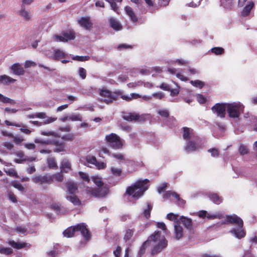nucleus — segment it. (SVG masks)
<instances>
[{"label": "nucleus", "instance_id": "40", "mask_svg": "<svg viewBox=\"0 0 257 257\" xmlns=\"http://www.w3.org/2000/svg\"><path fill=\"white\" fill-rule=\"evenodd\" d=\"M211 52L216 55H220L224 53V50L221 47H214L211 49Z\"/></svg>", "mask_w": 257, "mask_h": 257}, {"label": "nucleus", "instance_id": "27", "mask_svg": "<svg viewBox=\"0 0 257 257\" xmlns=\"http://www.w3.org/2000/svg\"><path fill=\"white\" fill-rule=\"evenodd\" d=\"M110 26L115 31H119L122 29V25L116 19L113 18L109 19Z\"/></svg>", "mask_w": 257, "mask_h": 257}, {"label": "nucleus", "instance_id": "52", "mask_svg": "<svg viewBox=\"0 0 257 257\" xmlns=\"http://www.w3.org/2000/svg\"><path fill=\"white\" fill-rule=\"evenodd\" d=\"M117 93L119 94V98L120 97L126 101H130L132 99V96L131 95V94L128 95H123L121 91H117Z\"/></svg>", "mask_w": 257, "mask_h": 257}, {"label": "nucleus", "instance_id": "57", "mask_svg": "<svg viewBox=\"0 0 257 257\" xmlns=\"http://www.w3.org/2000/svg\"><path fill=\"white\" fill-rule=\"evenodd\" d=\"M133 234V231L131 229H128L126 230V232H125L124 238L125 240H128L130 239V238L132 237Z\"/></svg>", "mask_w": 257, "mask_h": 257}, {"label": "nucleus", "instance_id": "5", "mask_svg": "<svg viewBox=\"0 0 257 257\" xmlns=\"http://www.w3.org/2000/svg\"><path fill=\"white\" fill-rule=\"evenodd\" d=\"M119 95L117 91L111 92L106 88H102L99 91L100 97L99 99L101 102L109 104L117 100L119 98Z\"/></svg>", "mask_w": 257, "mask_h": 257}, {"label": "nucleus", "instance_id": "33", "mask_svg": "<svg viewBox=\"0 0 257 257\" xmlns=\"http://www.w3.org/2000/svg\"><path fill=\"white\" fill-rule=\"evenodd\" d=\"M179 217L180 216L178 214L170 213L167 215L166 218L167 219L173 221L176 225H178Z\"/></svg>", "mask_w": 257, "mask_h": 257}, {"label": "nucleus", "instance_id": "35", "mask_svg": "<svg viewBox=\"0 0 257 257\" xmlns=\"http://www.w3.org/2000/svg\"><path fill=\"white\" fill-rule=\"evenodd\" d=\"M66 198L68 200L72 202L74 205H79L80 204V201L77 197L74 195L67 196Z\"/></svg>", "mask_w": 257, "mask_h": 257}, {"label": "nucleus", "instance_id": "12", "mask_svg": "<svg viewBox=\"0 0 257 257\" xmlns=\"http://www.w3.org/2000/svg\"><path fill=\"white\" fill-rule=\"evenodd\" d=\"M79 25L84 30L90 31L93 27V23L89 17H82L77 20Z\"/></svg>", "mask_w": 257, "mask_h": 257}, {"label": "nucleus", "instance_id": "19", "mask_svg": "<svg viewBox=\"0 0 257 257\" xmlns=\"http://www.w3.org/2000/svg\"><path fill=\"white\" fill-rule=\"evenodd\" d=\"M124 11L126 15L129 17L131 21L135 23L138 22V17L135 13L133 9L130 6L124 7Z\"/></svg>", "mask_w": 257, "mask_h": 257}, {"label": "nucleus", "instance_id": "45", "mask_svg": "<svg viewBox=\"0 0 257 257\" xmlns=\"http://www.w3.org/2000/svg\"><path fill=\"white\" fill-rule=\"evenodd\" d=\"M238 151L241 155H244L248 153V149L247 146L241 144L239 146Z\"/></svg>", "mask_w": 257, "mask_h": 257}, {"label": "nucleus", "instance_id": "44", "mask_svg": "<svg viewBox=\"0 0 257 257\" xmlns=\"http://www.w3.org/2000/svg\"><path fill=\"white\" fill-rule=\"evenodd\" d=\"M190 83L196 87H198L199 88H202L204 85V83L200 80H191L190 81Z\"/></svg>", "mask_w": 257, "mask_h": 257}, {"label": "nucleus", "instance_id": "50", "mask_svg": "<svg viewBox=\"0 0 257 257\" xmlns=\"http://www.w3.org/2000/svg\"><path fill=\"white\" fill-rule=\"evenodd\" d=\"M86 161L88 164L92 165H96L97 164V161L95 157L93 156H87L86 157Z\"/></svg>", "mask_w": 257, "mask_h": 257}, {"label": "nucleus", "instance_id": "3", "mask_svg": "<svg viewBox=\"0 0 257 257\" xmlns=\"http://www.w3.org/2000/svg\"><path fill=\"white\" fill-rule=\"evenodd\" d=\"M244 105L239 101L227 103L226 112L228 116L231 118H238L243 112Z\"/></svg>", "mask_w": 257, "mask_h": 257}, {"label": "nucleus", "instance_id": "7", "mask_svg": "<svg viewBox=\"0 0 257 257\" xmlns=\"http://www.w3.org/2000/svg\"><path fill=\"white\" fill-rule=\"evenodd\" d=\"M105 140L110 146L114 149H121L123 144V141L115 134L111 133L106 135Z\"/></svg>", "mask_w": 257, "mask_h": 257}, {"label": "nucleus", "instance_id": "13", "mask_svg": "<svg viewBox=\"0 0 257 257\" xmlns=\"http://www.w3.org/2000/svg\"><path fill=\"white\" fill-rule=\"evenodd\" d=\"M32 180L34 183L36 184H51L53 182V177L48 175L45 176L37 175L33 176Z\"/></svg>", "mask_w": 257, "mask_h": 257}, {"label": "nucleus", "instance_id": "55", "mask_svg": "<svg viewBox=\"0 0 257 257\" xmlns=\"http://www.w3.org/2000/svg\"><path fill=\"white\" fill-rule=\"evenodd\" d=\"M13 138L14 139V142L17 145L20 144L24 140L23 137L21 136H14V137H13Z\"/></svg>", "mask_w": 257, "mask_h": 257}, {"label": "nucleus", "instance_id": "20", "mask_svg": "<svg viewBox=\"0 0 257 257\" xmlns=\"http://www.w3.org/2000/svg\"><path fill=\"white\" fill-rule=\"evenodd\" d=\"M102 151L104 153L110 155L118 161V163L120 164L125 161L124 156L121 153L110 154L109 151L106 148L103 149Z\"/></svg>", "mask_w": 257, "mask_h": 257}, {"label": "nucleus", "instance_id": "64", "mask_svg": "<svg viewBox=\"0 0 257 257\" xmlns=\"http://www.w3.org/2000/svg\"><path fill=\"white\" fill-rule=\"evenodd\" d=\"M79 176L81 177V178L83 181L87 182H89V177L87 174L82 172H79Z\"/></svg>", "mask_w": 257, "mask_h": 257}, {"label": "nucleus", "instance_id": "10", "mask_svg": "<svg viewBox=\"0 0 257 257\" xmlns=\"http://www.w3.org/2000/svg\"><path fill=\"white\" fill-rule=\"evenodd\" d=\"M227 103H217L211 108L212 112L220 118H224L226 112Z\"/></svg>", "mask_w": 257, "mask_h": 257}, {"label": "nucleus", "instance_id": "4", "mask_svg": "<svg viewBox=\"0 0 257 257\" xmlns=\"http://www.w3.org/2000/svg\"><path fill=\"white\" fill-rule=\"evenodd\" d=\"M80 231L85 241H89L91 238V233L86 226H70L63 231V235L66 237H72L76 232Z\"/></svg>", "mask_w": 257, "mask_h": 257}, {"label": "nucleus", "instance_id": "26", "mask_svg": "<svg viewBox=\"0 0 257 257\" xmlns=\"http://www.w3.org/2000/svg\"><path fill=\"white\" fill-rule=\"evenodd\" d=\"M16 80L6 75H0V84L9 85L13 83Z\"/></svg>", "mask_w": 257, "mask_h": 257}, {"label": "nucleus", "instance_id": "32", "mask_svg": "<svg viewBox=\"0 0 257 257\" xmlns=\"http://www.w3.org/2000/svg\"><path fill=\"white\" fill-rule=\"evenodd\" d=\"M220 5L226 10L231 9L233 3L232 0H220Z\"/></svg>", "mask_w": 257, "mask_h": 257}, {"label": "nucleus", "instance_id": "36", "mask_svg": "<svg viewBox=\"0 0 257 257\" xmlns=\"http://www.w3.org/2000/svg\"><path fill=\"white\" fill-rule=\"evenodd\" d=\"M175 238L180 239L182 236L183 229L181 226H174Z\"/></svg>", "mask_w": 257, "mask_h": 257}, {"label": "nucleus", "instance_id": "6", "mask_svg": "<svg viewBox=\"0 0 257 257\" xmlns=\"http://www.w3.org/2000/svg\"><path fill=\"white\" fill-rule=\"evenodd\" d=\"M204 141L199 137L188 140L185 146V150L188 153L197 151L202 148Z\"/></svg>", "mask_w": 257, "mask_h": 257}, {"label": "nucleus", "instance_id": "37", "mask_svg": "<svg viewBox=\"0 0 257 257\" xmlns=\"http://www.w3.org/2000/svg\"><path fill=\"white\" fill-rule=\"evenodd\" d=\"M0 102L4 103L15 104V101L13 99L5 96L0 93Z\"/></svg>", "mask_w": 257, "mask_h": 257}, {"label": "nucleus", "instance_id": "38", "mask_svg": "<svg viewBox=\"0 0 257 257\" xmlns=\"http://www.w3.org/2000/svg\"><path fill=\"white\" fill-rule=\"evenodd\" d=\"M157 113L161 116L167 118L169 116V112L168 109L165 108L158 109L157 110Z\"/></svg>", "mask_w": 257, "mask_h": 257}, {"label": "nucleus", "instance_id": "62", "mask_svg": "<svg viewBox=\"0 0 257 257\" xmlns=\"http://www.w3.org/2000/svg\"><path fill=\"white\" fill-rule=\"evenodd\" d=\"M176 87L177 88H176L172 89L170 88V90L169 91H170L171 95L176 96L179 94V86L177 84H176Z\"/></svg>", "mask_w": 257, "mask_h": 257}, {"label": "nucleus", "instance_id": "46", "mask_svg": "<svg viewBox=\"0 0 257 257\" xmlns=\"http://www.w3.org/2000/svg\"><path fill=\"white\" fill-rule=\"evenodd\" d=\"M69 120L71 121H81L82 116L80 114L73 113L69 115Z\"/></svg>", "mask_w": 257, "mask_h": 257}, {"label": "nucleus", "instance_id": "49", "mask_svg": "<svg viewBox=\"0 0 257 257\" xmlns=\"http://www.w3.org/2000/svg\"><path fill=\"white\" fill-rule=\"evenodd\" d=\"M150 242H149V240H146L145 242H144L143 245H142L140 249H139V255H141L145 253L146 250V246L147 245L149 244Z\"/></svg>", "mask_w": 257, "mask_h": 257}, {"label": "nucleus", "instance_id": "24", "mask_svg": "<svg viewBox=\"0 0 257 257\" xmlns=\"http://www.w3.org/2000/svg\"><path fill=\"white\" fill-rule=\"evenodd\" d=\"M11 70L13 73L17 75H21L24 74V68L19 63H15L11 66Z\"/></svg>", "mask_w": 257, "mask_h": 257}, {"label": "nucleus", "instance_id": "63", "mask_svg": "<svg viewBox=\"0 0 257 257\" xmlns=\"http://www.w3.org/2000/svg\"><path fill=\"white\" fill-rule=\"evenodd\" d=\"M1 132L2 135L5 137H7L10 138H13V137H14L13 134L9 131L3 130L1 131Z\"/></svg>", "mask_w": 257, "mask_h": 257}, {"label": "nucleus", "instance_id": "11", "mask_svg": "<svg viewBox=\"0 0 257 257\" xmlns=\"http://www.w3.org/2000/svg\"><path fill=\"white\" fill-rule=\"evenodd\" d=\"M75 38V33L73 31H67L62 34L61 35H54L52 38V40L55 42H66L73 40Z\"/></svg>", "mask_w": 257, "mask_h": 257}, {"label": "nucleus", "instance_id": "17", "mask_svg": "<svg viewBox=\"0 0 257 257\" xmlns=\"http://www.w3.org/2000/svg\"><path fill=\"white\" fill-rule=\"evenodd\" d=\"M26 6H21L20 10L18 11V14L25 21H29L32 18L33 15L31 12L27 10L25 8Z\"/></svg>", "mask_w": 257, "mask_h": 257}, {"label": "nucleus", "instance_id": "31", "mask_svg": "<svg viewBox=\"0 0 257 257\" xmlns=\"http://www.w3.org/2000/svg\"><path fill=\"white\" fill-rule=\"evenodd\" d=\"M66 186L69 193L74 194L76 193L77 190V186L76 184L72 182H68Z\"/></svg>", "mask_w": 257, "mask_h": 257}, {"label": "nucleus", "instance_id": "43", "mask_svg": "<svg viewBox=\"0 0 257 257\" xmlns=\"http://www.w3.org/2000/svg\"><path fill=\"white\" fill-rule=\"evenodd\" d=\"M47 164L50 168L56 169L57 168V163L53 158H48L47 159Z\"/></svg>", "mask_w": 257, "mask_h": 257}, {"label": "nucleus", "instance_id": "21", "mask_svg": "<svg viewBox=\"0 0 257 257\" xmlns=\"http://www.w3.org/2000/svg\"><path fill=\"white\" fill-rule=\"evenodd\" d=\"M183 137L184 139L188 141L198 137L194 134L192 129L186 127H183Z\"/></svg>", "mask_w": 257, "mask_h": 257}, {"label": "nucleus", "instance_id": "51", "mask_svg": "<svg viewBox=\"0 0 257 257\" xmlns=\"http://www.w3.org/2000/svg\"><path fill=\"white\" fill-rule=\"evenodd\" d=\"M51 208L56 212L57 214L61 213V207L59 204L54 203L51 205Z\"/></svg>", "mask_w": 257, "mask_h": 257}, {"label": "nucleus", "instance_id": "56", "mask_svg": "<svg viewBox=\"0 0 257 257\" xmlns=\"http://www.w3.org/2000/svg\"><path fill=\"white\" fill-rule=\"evenodd\" d=\"M173 63H177L180 65H187L188 63V61L183 59H178L174 60L173 62Z\"/></svg>", "mask_w": 257, "mask_h": 257}, {"label": "nucleus", "instance_id": "8", "mask_svg": "<svg viewBox=\"0 0 257 257\" xmlns=\"http://www.w3.org/2000/svg\"><path fill=\"white\" fill-rule=\"evenodd\" d=\"M87 193L97 197H104L108 192V186L106 184L98 187L96 189L87 188Z\"/></svg>", "mask_w": 257, "mask_h": 257}, {"label": "nucleus", "instance_id": "1", "mask_svg": "<svg viewBox=\"0 0 257 257\" xmlns=\"http://www.w3.org/2000/svg\"><path fill=\"white\" fill-rule=\"evenodd\" d=\"M149 186V180L148 179L139 180L127 188L125 195H127L130 199L137 200L144 195Z\"/></svg>", "mask_w": 257, "mask_h": 257}, {"label": "nucleus", "instance_id": "41", "mask_svg": "<svg viewBox=\"0 0 257 257\" xmlns=\"http://www.w3.org/2000/svg\"><path fill=\"white\" fill-rule=\"evenodd\" d=\"M110 171L111 174L116 177L119 176L122 172V170L120 168L115 167H111L110 168Z\"/></svg>", "mask_w": 257, "mask_h": 257}, {"label": "nucleus", "instance_id": "30", "mask_svg": "<svg viewBox=\"0 0 257 257\" xmlns=\"http://www.w3.org/2000/svg\"><path fill=\"white\" fill-rule=\"evenodd\" d=\"M34 142L36 144H41L43 145H50L52 144H55L56 141L54 140L51 139H43L40 138L35 139Z\"/></svg>", "mask_w": 257, "mask_h": 257}, {"label": "nucleus", "instance_id": "39", "mask_svg": "<svg viewBox=\"0 0 257 257\" xmlns=\"http://www.w3.org/2000/svg\"><path fill=\"white\" fill-rule=\"evenodd\" d=\"M92 181L98 187H101L102 185H105L102 181V179L99 176H93L92 178Z\"/></svg>", "mask_w": 257, "mask_h": 257}, {"label": "nucleus", "instance_id": "15", "mask_svg": "<svg viewBox=\"0 0 257 257\" xmlns=\"http://www.w3.org/2000/svg\"><path fill=\"white\" fill-rule=\"evenodd\" d=\"M44 53L48 57L52 58L54 60H59L65 58L67 55L64 52L59 49L54 50L53 54H51L49 51H46L44 52Z\"/></svg>", "mask_w": 257, "mask_h": 257}, {"label": "nucleus", "instance_id": "59", "mask_svg": "<svg viewBox=\"0 0 257 257\" xmlns=\"http://www.w3.org/2000/svg\"><path fill=\"white\" fill-rule=\"evenodd\" d=\"M89 57L88 56H76L73 57L72 59L74 60H77L79 61H87L89 59Z\"/></svg>", "mask_w": 257, "mask_h": 257}, {"label": "nucleus", "instance_id": "22", "mask_svg": "<svg viewBox=\"0 0 257 257\" xmlns=\"http://www.w3.org/2000/svg\"><path fill=\"white\" fill-rule=\"evenodd\" d=\"M179 197V194L173 191H167L163 195L164 200H170L175 202Z\"/></svg>", "mask_w": 257, "mask_h": 257}, {"label": "nucleus", "instance_id": "16", "mask_svg": "<svg viewBox=\"0 0 257 257\" xmlns=\"http://www.w3.org/2000/svg\"><path fill=\"white\" fill-rule=\"evenodd\" d=\"M254 8V3L251 1L247 2L246 5L244 7L240 12V15L242 17L249 16L251 13V11Z\"/></svg>", "mask_w": 257, "mask_h": 257}, {"label": "nucleus", "instance_id": "9", "mask_svg": "<svg viewBox=\"0 0 257 257\" xmlns=\"http://www.w3.org/2000/svg\"><path fill=\"white\" fill-rule=\"evenodd\" d=\"M197 215L200 218H206L209 220L221 219L224 218V214L221 211L208 212L205 210H201L197 213Z\"/></svg>", "mask_w": 257, "mask_h": 257}, {"label": "nucleus", "instance_id": "60", "mask_svg": "<svg viewBox=\"0 0 257 257\" xmlns=\"http://www.w3.org/2000/svg\"><path fill=\"white\" fill-rule=\"evenodd\" d=\"M78 73L80 77L84 79L86 78V72L85 69L83 68H79L78 70Z\"/></svg>", "mask_w": 257, "mask_h": 257}, {"label": "nucleus", "instance_id": "2", "mask_svg": "<svg viewBox=\"0 0 257 257\" xmlns=\"http://www.w3.org/2000/svg\"><path fill=\"white\" fill-rule=\"evenodd\" d=\"M148 240L149 242H154L156 243L152 248V255H156L164 250L168 246V240L164 236H161L160 232L157 231L148 237Z\"/></svg>", "mask_w": 257, "mask_h": 257}, {"label": "nucleus", "instance_id": "14", "mask_svg": "<svg viewBox=\"0 0 257 257\" xmlns=\"http://www.w3.org/2000/svg\"><path fill=\"white\" fill-rule=\"evenodd\" d=\"M224 219L226 223L229 224H235L236 225H243L242 219L235 214L226 215L224 216Z\"/></svg>", "mask_w": 257, "mask_h": 257}, {"label": "nucleus", "instance_id": "25", "mask_svg": "<svg viewBox=\"0 0 257 257\" xmlns=\"http://www.w3.org/2000/svg\"><path fill=\"white\" fill-rule=\"evenodd\" d=\"M122 118L127 121H136L140 118V116L136 113H124Z\"/></svg>", "mask_w": 257, "mask_h": 257}, {"label": "nucleus", "instance_id": "53", "mask_svg": "<svg viewBox=\"0 0 257 257\" xmlns=\"http://www.w3.org/2000/svg\"><path fill=\"white\" fill-rule=\"evenodd\" d=\"M152 206L148 204L147 205V208L144 210V214L146 218H148L150 217V212L152 210Z\"/></svg>", "mask_w": 257, "mask_h": 257}, {"label": "nucleus", "instance_id": "54", "mask_svg": "<svg viewBox=\"0 0 257 257\" xmlns=\"http://www.w3.org/2000/svg\"><path fill=\"white\" fill-rule=\"evenodd\" d=\"M208 152L211 153V156L213 157H217L219 156L218 150L216 148L209 149Z\"/></svg>", "mask_w": 257, "mask_h": 257}, {"label": "nucleus", "instance_id": "29", "mask_svg": "<svg viewBox=\"0 0 257 257\" xmlns=\"http://www.w3.org/2000/svg\"><path fill=\"white\" fill-rule=\"evenodd\" d=\"M60 168L63 172L67 173L71 169V164L67 159H64L61 164Z\"/></svg>", "mask_w": 257, "mask_h": 257}, {"label": "nucleus", "instance_id": "61", "mask_svg": "<svg viewBox=\"0 0 257 257\" xmlns=\"http://www.w3.org/2000/svg\"><path fill=\"white\" fill-rule=\"evenodd\" d=\"M146 4L147 5V7L149 8V11L152 12L153 10V8L154 5V0H144Z\"/></svg>", "mask_w": 257, "mask_h": 257}, {"label": "nucleus", "instance_id": "34", "mask_svg": "<svg viewBox=\"0 0 257 257\" xmlns=\"http://www.w3.org/2000/svg\"><path fill=\"white\" fill-rule=\"evenodd\" d=\"M192 223V220L191 218L184 216H180L178 225L182 224L183 225H191Z\"/></svg>", "mask_w": 257, "mask_h": 257}, {"label": "nucleus", "instance_id": "23", "mask_svg": "<svg viewBox=\"0 0 257 257\" xmlns=\"http://www.w3.org/2000/svg\"><path fill=\"white\" fill-rule=\"evenodd\" d=\"M207 196L210 200L216 204H220L223 201V198L221 196H219L217 193H209L207 194Z\"/></svg>", "mask_w": 257, "mask_h": 257}, {"label": "nucleus", "instance_id": "58", "mask_svg": "<svg viewBox=\"0 0 257 257\" xmlns=\"http://www.w3.org/2000/svg\"><path fill=\"white\" fill-rule=\"evenodd\" d=\"M196 98L198 102L200 104L204 103L206 101V98L202 94H197L196 95Z\"/></svg>", "mask_w": 257, "mask_h": 257}, {"label": "nucleus", "instance_id": "47", "mask_svg": "<svg viewBox=\"0 0 257 257\" xmlns=\"http://www.w3.org/2000/svg\"><path fill=\"white\" fill-rule=\"evenodd\" d=\"M13 253L12 249L10 247L0 248V253L5 255H10Z\"/></svg>", "mask_w": 257, "mask_h": 257}, {"label": "nucleus", "instance_id": "18", "mask_svg": "<svg viewBox=\"0 0 257 257\" xmlns=\"http://www.w3.org/2000/svg\"><path fill=\"white\" fill-rule=\"evenodd\" d=\"M232 234L238 239H241L245 237V231L243 228V226H238L230 231Z\"/></svg>", "mask_w": 257, "mask_h": 257}, {"label": "nucleus", "instance_id": "42", "mask_svg": "<svg viewBox=\"0 0 257 257\" xmlns=\"http://www.w3.org/2000/svg\"><path fill=\"white\" fill-rule=\"evenodd\" d=\"M5 172L7 175L14 177L16 178H19V176H18L16 170L14 168H11L8 170H5Z\"/></svg>", "mask_w": 257, "mask_h": 257}, {"label": "nucleus", "instance_id": "48", "mask_svg": "<svg viewBox=\"0 0 257 257\" xmlns=\"http://www.w3.org/2000/svg\"><path fill=\"white\" fill-rule=\"evenodd\" d=\"M11 184L13 186H14L16 189H18L20 191H23L24 190V187L21 185V184L17 181H13L12 182Z\"/></svg>", "mask_w": 257, "mask_h": 257}, {"label": "nucleus", "instance_id": "28", "mask_svg": "<svg viewBox=\"0 0 257 257\" xmlns=\"http://www.w3.org/2000/svg\"><path fill=\"white\" fill-rule=\"evenodd\" d=\"M7 243L16 249H20L26 246L25 242H16L14 240H9Z\"/></svg>", "mask_w": 257, "mask_h": 257}]
</instances>
